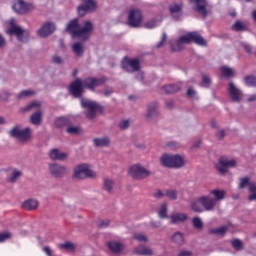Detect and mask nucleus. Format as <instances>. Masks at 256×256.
<instances>
[{
  "label": "nucleus",
  "instance_id": "obj_1",
  "mask_svg": "<svg viewBox=\"0 0 256 256\" xmlns=\"http://www.w3.org/2000/svg\"><path fill=\"white\" fill-rule=\"evenodd\" d=\"M189 43H195L201 47L207 46V40L199 32L194 31L180 36L175 44H170V47L172 51H183V45H189Z\"/></svg>",
  "mask_w": 256,
  "mask_h": 256
},
{
  "label": "nucleus",
  "instance_id": "obj_2",
  "mask_svg": "<svg viewBox=\"0 0 256 256\" xmlns=\"http://www.w3.org/2000/svg\"><path fill=\"white\" fill-rule=\"evenodd\" d=\"M66 31L70 33L72 37H78L79 39L89 38V33L93 31V23L91 21H86L84 23V27L81 28V25H79V19L75 18L73 20H70L66 27Z\"/></svg>",
  "mask_w": 256,
  "mask_h": 256
},
{
  "label": "nucleus",
  "instance_id": "obj_3",
  "mask_svg": "<svg viewBox=\"0 0 256 256\" xmlns=\"http://www.w3.org/2000/svg\"><path fill=\"white\" fill-rule=\"evenodd\" d=\"M160 161L161 165L168 169H181L185 165V160L180 155L163 154Z\"/></svg>",
  "mask_w": 256,
  "mask_h": 256
},
{
  "label": "nucleus",
  "instance_id": "obj_4",
  "mask_svg": "<svg viewBox=\"0 0 256 256\" xmlns=\"http://www.w3.org/2000/svg\"><path fill=\"white\" fill-rule=\"evenodd\" d=\"M10 28L6 30L7 35H15L18 41H25L29 39V31L23 30L20 26L15 23V19L9 21Z\"/></svg>",
  "mask_w": 256,
  "mask_h": 256
},
{
  "label": "nucleus",
  "instance_id": "obj_5",
  "mask_svg": "<svg viewBox=\"0 0 256 256\" xmlns=\"http://www.w3.org/2000/svg\"><path fill=\"white\" fill-rule=\"evenodd\" d=\"M129 175L132 176L137 181H141L142 179H147L151 175V171L146 169L145 167L135 164L129 169Z\"/></svg>",
  "mask_w": 256,
  "mask_h": 256
},
{
  "label": "nucleus",
  "instance_id": "obj_6",
  "mask_svg": "<svg viewBox=\"0 0 256 256\" xmlns=\"http://www.w3.org/2000/svg\"><path fill=\"white\" fill-rule=\"evenodd\" d=\"M81 105L84 109L88 110V112L86 113L87 119H95L97 111H103V108L99 106L97 102H93L90 100L82 99Z\"/></svg>",
  "mask_w": 256,
  "mask_h": 256
},
{
  "label": "nucleus",
  "instance_id": "obj_7",
  "mask_svg": "<svg viewBox=\"0 0 256 256\" xmlns=\"http://www.w3.org/2000/svg\"><path fill=\"white\" fill-rule=\"evenodd\" d=\"M10 135L18 139V141H29V139H31V128L26 127L25 129L20 130L19 126H16L10 131Z\"/></svg>",
  "mask_w": 256,
  "mask_h": 256
},
{
  "label": "nucleus",
  "instance_id": "obj_8",
  "mask_svg": "<svg viewBox=\"0 0 256 256\" xmlns=\"http://www.w3.org/2000/svg\"><path fill=\"white\" fill-rule=\"evenodd\" d=\"M105 77L97 78V77H88L84 79L83 82V87L85 89H89V91H95L96 87H101V85H105Z\"/></svg>",
  "mask_w": 256,
  "mask_h": 256
},
{
  "label": "nucleus",
  "instance_id": "obj_9",
  "mask_svg": "<svg viewBox=\"0 0 256 256\" xmlns=\"http://www.w3.org/2000/svg\"><path fill=\"white\" fill-rule=\"evenodd\" d=\"M143 23V14L137 10L132 9L128 12V25L130 27H139Z\"/></svg>",
  "mask_w": 256,
  "mask_h": 256
},
{
  "label": "nucleus",
  "instance_id": "obj_10",
  "mask_svg": "<svg viewBox=\"0 0 256 256\" xmlns=\"http://www.w3.org/2000/svg\"><path fill=\"white\" fill-rule=\"evenodd\" d=\"M75 179H85V177H94L93 171L89 169V165L80 164L74 169Z\"/></svg>",
  "mask_w": 256,
  "mask_h": 256
},
{
  "label": "nucleus",
  "instance_id": "obj_11",
  "mask_svg": "<svg viewBox=\"0 0 256 256\" xmlns=\"http://www.w3.org/2000/svg\"><path fill=\"white\" fill-rule=\"evenodd\" d=\"M122 69L126 70L128 73L139 71L141 69V63L139 59L125 58L122 61Z\"/></svg>",
  "mask_w": 256,
  "mask_h": 256
},
{
  "label": "nucleus",
  "instance_id": "obj_12",
  "mask_svg": "<svg viewBox=\"0 0 256 256\" xmlns=\"http://www.w3.org/2000/svg\"><path fill=\"white\" fill-rule=\"evenodd\" d=\"M237 165V161L235 159L229 160L227 157L222 156L219 159V164L216 165L217 171H219L222 175H225L227 173L228 167H235Z\"/></svg>",
  "mask_w": 256,
  "mask_h": 256
},
{
  "label": "nucleus",
  "instance_id": "obj_13",
  "mask_svg": "<svg viewBox=\"0 0 256 256\" xmlns=\"http://www.w3.org/2000/svg\"><path fill=\"white\" fill-rule=\"evenodd\" d=\"M33 4L26 3L23 0H18L13 5V9L19 15H25V13H29V11H33Z\"/></svg>",
  "mask_w": 256,
  "mask_h": 256
},
{
  "label": "nucleus",
  "instance_id": "obj_14",
  "mask_svg": "<svg viewBox=\"0 0 256 256\" xmlns=\"http://www.w3.org/2000/svg\"><path fill=\"white\" fill-rule=\"evenodd\" d=\"M95 9H97V4L93 0H86L78 7L77 11L80 17H84L86 13L95 11Z\"/></svg>",
  "mask_w": 256,
  "mask_h": 256
},
{
  "label": "nucleus",
  "instance_id": "obj_15",
  "mask_svg": "<svg viewBox=\"0 0 256 256\" xmlns=\"http://www.w3.org/2000/svg\"><path fill=\"white\" fill-rule=\"evenodd\" d=\"M189 3L194 5L196 13L202 15V17H207V0H188Z\"/></svg>",
  "mask_w": 256,
  "mask_h": 256
},
{
  "label": "nucleus",
  "instance_id": "obj_16",
  "mask_svg": "<svg viewBox=\"0 0 256 256\" xmlns=\"http://www.w3.org/2000/svg\"><path fill=\"white\" fill-rule=\"evenodd\" d=\"M228 92L231 100L234 103H239L241 101L243 97V92H241V90H239V88H237V86H235L233 82L229 83Z\"/></svg>",
  "mask_w": 256,
  "mask_h": 256
},
{
  "label": "nucleus",
  "instance_id": "obj_17",
  "mask_svg": "<svg viewBox=\"0 0 256 256\" xmlns=\"http://www.w3.org/2000/svg\"><path fill=\"white\" fill-rule=\"evenodd\" d=\"M70 93L77 98L83 95V81L81 79L78 78L70 84Z\"/></svg>",
  "mask_w": 256,
  "mask_h": 256
},
{
  "label": "nucleus",
  "instance_id": "obj_18",
  "mask_svg": "<svg viewBox=\"0 0 256 256\" xmlns=\"http://www.w3.org/2000/svg\"><path fill=\"white\" fill-rule=\"evenodd\" d=\"M53 33H55V24L53 22L45 23L38 30V36L42 38L49 37V35H53Z\"/></svg>",
  "mask_w": 256,
  "mask_h": 256
},
{
  "label": "nucleus",
  "instance_id": "obj_19",
  "mask_svg": "<svg viewBox=\"0 0 256 256\" xmlns=\"http://www.w3.org/2000/svg\"><path fill=\"white\" fill-rule=\"evenodd\" d=\"M49 169L51 175L56 178L65 177V174L67 173V168L57 163L51 164Z\"/></svg>",
  "mask_w": 256,
  "mask_h": 256
},
{
  "label": "nucleus",
  "instance_id": "obj_20",
  "mask_svg": "<svg viewBox=\"0 0 256 256\" xmlns=\"http://www.w3.org/2000/svg\"><path fill=\"white\" fill-rule=\"evenodd\" d=\"M201 201L204 211H213L217 205V200L209 198L208 196H201Z\"/></svg>",
  "mask_w": 256,
  "mask_h": 256
},
{
  "label": "nucleus",
  "instance_id": "obj_21",
  "mask_svg": "<svg viewBox=\"0 0 256 256\" xmlns=\"http://www.w3.org/2000/svg\"><path fill=\"white\" fill-rule=\"evenodd\" d=\"M169 11H170V15L177 21V19H179V17H181V12L183 11V3L170 4Z\"/></svg>",
  "mask_w": 256,
  "mask_h": 256
},
{
  "label": "nucleus",
  "instance_id": "obj_22",
  "mask_svg": "<svg viewBox=\"0 0 256 256\" xmlns=\"http://www.w3.org/2000/svg\"><path fill=\"white\" fill-rule=\"evenodd\" d=\"M39 207V201L36 199H28L22 203V209L25 211H35Z\"/></svg>",
  "mask_w": 256,
  "mask_h": 256
},
{
  "label": "nucleus",
  "instance_id": "obj_23",
  "mask_svg": "<svg viewBox=\"0 0 256 256\" xmlns=\"http://www.w3.org/2000/svg\"><path fill=\"white\" fill-rule=\"evenodd\" d=\"M50 159L53 161H65L67 159V154L61 153L59 149H53L50 152Z\"/></svg>",
  "mask_w": 256,
  "mask_h": 256
},
{
  "label": "nucleus",
  "instance_id": "obj_24",
  "mask_svg": "<svg viewBox=\"0 0 256 256\" xmlns=\"http://www.w3.org/2000/svg\"><path fill=\"white\" fill-rule=\"evenodd\" d=\"M136 255L153 256V250L146 246H138L134 249Z\"/></svg>",
  "mask_w": 256,
  "mask_h": 256
},
{
  "label": "nucleus",
  "instance_id": "obj_25",
  "mask_svg": "<svg viewBox=\"0 0 256 256\" xmlns=\"http://www.w3.org/2000/svg\"><path fill=\"white\" fill-rule=\"evenodd\" d=\"M42 121L43 113L41 112V110L34 112L30 117V123H32V125H41Z\"/></svg>",
  "mask_w": 256,
  "mask_h": 256
},
{
  "label": "nucleus",
  "instance_id": "obj_26",
  "mask_svg": "<svg viewBox=\"0 0 256 256\" xmlns=\"http://www.w3.org/2000/svg\"><path fill=\"white\" fill-rule=\"evenodd\" d=\"M191 209L195 213H203V201H201V197H199L197 200L192 201L191 203Z\"/></svg>",
  "mask_w": 256,
  "mask_h": 256
},
{
  "label": "nucleus",
  "instance_id": "obj_27",
  "mask_svg": "<svg viewBox=\"0 0 256 256\" xmlns=\"http://www.w3.org/2000/svg\"><path fill=\"white\" fill-rule=\"evenodd\" d=\"M183 221H187V214L185 213H176L171 216V223H183Z\"/></svg>",
  "mask_w": 256,
  "mask_h": 256
},
{
  "label": "nucleus",
  "instance_id": "obj_28",
  "mask_svg": "<svg viewBox=\"0 0 256 256\" xmlns=\"http://www.w3.org/2000/svg\"><path fill=\"white\" fill-rule=\"evenodd\" d=\"M93 143L96 147H108L109 143H111V140L109 137L95 138Z\"/></svg>",
  "mask_w": 256,
  "mask_h": 256
},
{
  "label": "nucleus",
  "instance_id": "obj_29",
  "mask_svg": "<svg viewBox=\"0 0 256 256\" xmlns=\"http://www.w3.org/2000/svg\"><path fill=\"white\" fill-rule=\"evenodd\" d=\"M108 247L113 253H121L123 251V244L119 242H109Z\"/></svg>",
  "mask_w": 256,
  "mask_h": 256
},
{
  "label": "nucleus",
  "instance_id": "obj_30",
  "mask_svg": "<svg viewBox=\"0 0 256 256\" xmlns=\"http://www.w3.org/2000/svg\"><path fill=\"white\" fill-rule=\"evenodd\" d=\"M172 241L176 245H183L185 243V237L183 236V233L176 232L172 235Z\"/></svg>",
  "mask_w": 256,
  "mask_h": 256
},
{
  "label": "nucleus",
  "instance_id": "obj_31",
  "mask_svg": "<svg viewBox=\"0 0 256 256\" xmlns=\"http://www.w3.org/2000/svg\"><path fill=\"white\" fill-rule=\"evenodd\" d=\"M180 89H181V86L177 84H169L163 87V90L168 95H170L171 93H177V91H179Z\"/></svg>",
  "mask_w": 256,
  "mask_h": 256
},
{
  "label": "nucleus",
  "instance_id": "obj_32",
  "mask_svg": "<svg viewBox=\"0 0 256 256\" xmlns=\"http://www.w3.org/2000/svg\"><path fill=\"white\" fill-rule=\"evenodd\" d=\"M157 102H153L148 106L147 118L157 117Z\"/></svg>",
  "mask_w": 256,
  "mask_h": 256
},
{
  "label": "nucleus",
  "instance_id": "obj_33",
  "mask_svg": "<svg viewBox=\"0 0 256 256\" xmlns=\"http://www.w3.org/2000/svg\"><path fill=\"white\" fill-rule=\"evenodd\" d=\"M210 195H214L215 201H223V199H225V191L224 190H219V189L212 190V191H210Z\"/></svg>",
  "mask_w": 256,
  "mask_h": 256
},
{
  "label": "nucleus",
  "instance_id": "obj_34",
  "mask_svg": "<svg viewBox=\"0 0 256 256\" xmlns=\"http://www.w3.org/2000/svg\"><path fill=\"white\" fill-rule=\"evenodd\" d=\"M58 248L61 249V250H64V251H71V252H73V251H75V244H73L70 241H67L65 243L59 244Z\"/></svg>",
  "mask_w": 256,
  "mask_h": 256
},
{
  "label": "nucleus",
  "instance_id": "obj_35",
  "mask_svg": "<svg viewBox=\"0 0 256 256\" xmlns=\"http://www.w3.org/2000/svg\"><path fill=\"white\" fill-rule=\"evenodd\" d=\"M227 226H221L220 228L210 229L209 233L211 235H225L227 233Z\"/></svg>",
  "mask_w": 256,
  "mask_h": 256
},
{
  "label": "nucleus",
  "instance_id": "obj_36",
  "mask_svg": "<svg viewBox=\"0 0 256 256\" xmlns=\"http://www.w3.org/2000/svg\"><path fill=\"white\" fill-rule=\"evenodd\" d=\"M21 175H23V173H21V171L14 169L12 174L8 177L9 183H15L17 181V179H19V177H21Z\"/></svg>",
  "mask_w": 256,
  "mask_h": 256
},
{
  "label": "nucleus",
  "instance_id": "obj_37",
  "mask_svg": "<svg viewBox=\"0 0 256 256\" xmlns=\"http://www.w3.org/2000/svg\"><path fill=\"white\" fill-rule=\"evenodd\" d=\"M221 73H222L223 77H226V78L233 77V75H235V73L233 72V69H231L227 66L221 67Z\"/></svg>",
  "mask_w": 256,
  "mask_h": 256
},
{
  "label": "nucleus",
  "instance_id": "obj_38",
  "mask_svg": "<svg viewBox=\"0 0 256 256\" xmlns=\"http://www.w3.org/2000/svg\"><path fill=\"white\" fill-rule=\"evenodd\" d=\"M158 215L160 219H167V203L166 202L161 204Z\"/></svg>",
  "mask_w": 256,
  "mask_h": 256
},
{
  "label": "nucleus",
  "instance_id": "obj_39",
  "mask_svg": "<svg viewBox=\"0 0 256 256\" xmlns=\"http://www.w3.org/2000/svg\"><path fill=\"white\" fill-rule=\"evenodd\" d=\"M132 238L135 239V241H138L139 243H147V241H149V238H147V236L142 233H136L133 235Z\"/></svg>",
  "mask_w": 256,
  "mask_h": 256
},
{
  "label": "nucleus",
  "instance_id": "obj_40",
  "mask_svg": "<svg viewBox=\"0 0 256 256\" xmlns=\"http://www.w3.org/2000/svg\"><path fill=\"white\" fill-rule=\"evenodd\" d=\"M72 49L77 56L83 55V44L82 43H79V42L74 43L72 46Z\"/></svg>",
  "mask_w": 256,
  "mask_h": 256
},
{
  "label": "nucleus",
  "instance_id": "obj_41",
  "mask_svg": "<svg viewBox=\"0 0 256 256\" xmlns=\"http://www.w3.org/2000/svg\"><path fill=\"white\" fill-rule=\"evenodd\" d=\"M244 81L247 87H256V77L255 76H246Z\"/></svg>",
  "mask_w": 256,
  "mask_h": 256
},
{
  "label": "nucleus",
  "instance_id": "obj_42",
  "mask_svg": "<svg viewBox=\"0 0 256 256\" xmlns=\"http://www.w3.org/2000/svg\"><path fill=\"white\" fill-rule=\"evenodd\" d=\"M31 95H35V91L23 90L17 95V99H25V97H31Z\"/></svg>",
  "mask_w": 256,
  "mask_h": 256
},
{
  "label": "nucleus",
  "instance_id": "obj_43",
  "mask_svg": "<svg viewBox=\"0 0 256 256\" xmlns=\"http://www.w3.org/2000/svg\"><path fill=\"white\" fill-rule=\"evenodd\" d=\"M231 245L236 251H241V249H243V241H241L240 239L232 240Z\"/></svg>",
  "mask_w": 256,
  "mask_h": 256
},
{
  "label": "nucleus",
  "instance_id": "obj_44",
  "mask_svg": "<svg viewBox=\"0 0 256 256\" xmlns=\"http://www.w3.org/2000/svg\"><path fill=\"white\" fill-rule=\"evenodd\" d=\"M247 27H245V25H243L241 23V21H236L233 25H232V31H246Z\"/></svg>",
  "mask_w": 256,
  "mask_h": 256
},
{
  "label": "nucleus",
  "instance_id": "obj_45",
  "mask_svg": "<svg viewBox=\"0 0 256 256\" xmlns=\"http://www.w3.org/2000/svg\"><path fill=\"white\" fill-rule=\"evenodd\" d=\"M193 226L195 229H203V221H201V218L199 217H194L192 219Z\"/></svg>",
  "mask_w": 256,
  "mask_h": 256
},
{
  "label": "nucleus",
  "instance_id": "obj_46",
  "mask_svg": "<svg viewBox=\"0 0 256 256\" xmlns=\"http://www.w3.org/2000/svg\"><path fill=\"white\" fill-rule=\"evenodd\" d=\"M249 185H251L249 177H244L240 179L239 189H245L247 186L249 187Z\"/></svg>",
  "mask_w": 256,
  "mask_h": 256
},
{
  "label": "nucleus",
  "instance_id": "obj_47",
  "mask_svg": "<svg viewBox=\"0 0 256 256\" xmlns=\"http://www.w3.org/2000/svg\"><path fill=\"white\" fill-rule=\"evenodd\" d=\"M67 123H68V120L65 117L58 118L55 121L56 127H59V128L65 127V125H67Z\"/></svg>",
  "mask_w": 256,
  "mask_h": 256
},
{
  "label": "nucleus",
  "instance_id": "obj_48",
  "mask_svg": "<svg viewBox=\"0 0 256 256\" xmlns=\"http://www.w3.org/2000/svg\"><path fill=\"white\" fill-rule=\"evenodd\" d=\"M113 180L111 179H105L104 180V189L108 192L112 191L113 190Z\"/></svg>",
  "mask_w": 256,
  "mask_h": 256
},
{
  "label": "nucleus",
  "instance_id": "obj_49",
  "mask_svg": "<svg viewBox=\"0 0 256 256\" xmlns=\"http://www.w3.org/2000/svg\"><path fill=\"white\" fill-rule=\"evenodd\" d=\"M166 197L170 198L172 201L177 200V190H167Z\"/></svg>",
  "mask_w": 256,
  "mask_h": 256
},
{
  "label": "nucleus",
  "instance_id": "obj_50",
  "mask_svg": "<svg viewBox=\"0 0 256 256\" xmlns=\"http://www.w3.org/2000/svg\"><path fill=\"white\" fill-rule=\"evenodd\" d=\"M13 235L10 232L0 233V243H5L7 239H11Z\"/></svg>",
  "mask_w": 256,
  "mask_h": 256
},
{
  "label": "nucleus",
  "instance_id": "obj_51",
  "mask_svg": "<svg viewBox=\"0 0 256 256\" xmlns=\"http://www.w3.org/2000/svg\"><path fill=\"white\" fill-rule=\"evenodd\" d=\"M35 107H41V102L34 101L30 103L28 106L22 109V111H31V109Z\"/></svg>",
  "mask_w": 256,
  "mask_h": 256
},
{
  "label": "nucleus",
  "instance_id": "obj_52",
  "mask_svg": "<svg viewBox=\"0 0 256 256\" xmlns=\"http://www.w3.org/2000/svg\"><path fill=\"white\" fill-rule=\"evenodd\" d=\"M111 221L109 220H99L97 225L99 229H107V227L110 225Z\"/></svg>",
  "mask_w": 256,
  "mask_h": 256
},
{
  "label": "nucleus",
  "instance_id": "obj_53",
  "mask_svg": "<svg viewBox=\"0 0 256 256\" xmlns=\"http://www.w3.org/2000/svg\"><path fill=\"white\" fill-rule=\"evenodd\" d=\"M144 27L146 29H155L157 27V21L156 20H150L144 24Z\"/></svg>",
  "mask_w": 256,
  "mask_h": 256
},
{
  "label": "nucleus",
  "instance_id": "obj_54",
  "mask_svg": "<svg viewBox=\"0 0 256 256\" xmlns=\"http://www.w3.org/2000/svg\"><path fill=\"white\" fill-rule=\"evenodd\" d=\"M209 85H211V78L208 75H204L202 77V86L209 87Z\"/></svg>",
  "mask_w": 256,
  "mask_h": 256
},
{
  "label": "nucleus",
  "instance_id": "obj_55",
  "mask_svg": "<svg viewBox=\"0 0 256 256\" xmlns=\"http://www.w3.org/2000/svg\"><path fill=\"white\" fill-rule=\"evenodd\" d=\"M67 133H70V135H77L79 134V128L75 126H70L67 128Z\"/></svg>",
  "mask_w": 256,
  "mask_h": 256
},
{
  "label": "nucleus",
  "instance_id": "obj_56",
  "mask_svg": "<svg viewBox=\"0 0 256 256\" xmlns=\"http://www.w3.org/2000/svg\"><path fill=\"white\" fill-rule=\"evenodd\" d=\"M165 41H167V33H163L162 34V38H161V41L157 44V49H160V47H163Z\"/></svg>",
  "mask_w": 256,
  "mask_h": 256
},
{
  "label": "nucleus",
  "instance_id": "obj_57",
  "mask_svg": "<svg viewBox=\"0 0 256 256\" xmlns=\"http://www.w3.org/2000/svg\"><path fill=\"white\" fill-rule=\"evenodd\" d=\"M165 193H163V190H157L156 193L153 194V197H155L156 199H161L163 197H165Z\"/></svg>",
  "mask_w": 256,
  "mask_h": 256
},
{
  "label": "nucleus",
  "instance_id": "obj_58",
  "mask_svg": "<svg viewBox=\"0 0 256 256\" xmlns=\"http://www.w3.org/2000/svg\"><path fill=\"white\" fill-rule=\"evenodd\" d=\"M120 129H129V120H123L119 123Z\"/></svg>",
  "mask_w": 256,
  "mask_h": 256
},
{
  "label": "nucleus",
  "instance_id": "obj_59",
  "mask_svg": "<svg viewBox=\"0 0 256 256\" xmlns=\"http://www.w3.org/2000/svg\"><path fill=\"white\" fill-rule=\"evenodd\" d=\"M225 138V130H221L218 133H216V139H218V141H222V139Z\"/></svg>",
  "mask_w": 256,
  "mask_h": 256
},
{
  "label": "nucleus",
  "instance_id": "obj_60",
  "mask_svg": "<svg viewBox=\"0 0 256 256\" xmlns=\"http://www.w3.org/2000/svg\"><path fill=\"white\" fill-rule=\"evenodd\" d=\"M52 61L53 63H57L58 65H61V63H63V59L61 58V56H53Z\"/></svg>",
  "mask_w": 256,
  "mask_h": 256
},
{
  "label": "nucleus",
  "instance_id": "obj_61",
  "mask_svg": "<svg viewBox=\"0 0 256 256\" xmlns=\"http://www.w3.org/2000/svg\"><path fill=\"white\" fill-rule=\"evenodd\" d=\"M248 189H249L250 193H252V194L256 193V184L251 182L248 186Z\"/></svg>",
  "mask_w": 256,
  "mask_h": 256
},
{
  "label": "nucleus",
  "instance_id": "obj_62",
  "mask_svg": "<svg viewBox=\"0 0 256 256\" xmlns=\"http://www.w3.org/2000/svg\"><path fill=\"white\" fill-rule=\"evenodd\" d=\"M0 99H2V101H7V99H9V94L6 91L0 93Z\"/></svg>",
  "mask_w": 256,
  "mask_h": 256
},
{
  "label": "nucleus",
  "instance_id": "obj_63",
  "mask_svg": "<svg viewBox=\"0 0 256 256\" xmlns=\"http://www.w3.org/2000/svg\"><path fill=\"white\" fill-rule=\"evenodd\" d=\"M43 251L44 253L47 255V256H53L52 252H51V248H49V246H45L43 248Z\"/></svg>",
  "mask_w": 256,
  "mask_h": 256
},
{
  "label": "nucleus",
  "instance_id": "obj_64",
  "mask_svg": "<svg viewBox=\"0 0 256 256\" xmlns=\"http://www.w3.org/2000/svg\"><path fill=\"white\" fill-rule=\"evenodd\" d=\"M178 256H191V251L189 250H182Z\"/></svg>",
  "mask_w": 256,
  "mask_h": 256
}]
</instances>
